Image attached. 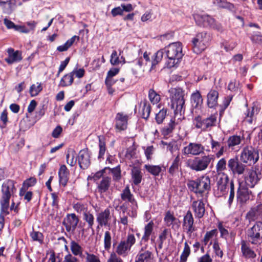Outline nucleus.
Instances as JSON below:
<instances>
[{"mask_svg": "<svg viewBox=\"0 0 262 262\" xmlns=\"http://www.w3.org/2000/svg\"><path fill=\"white\" fill-rule=\"evenodd\" d=\"M148 96L149 101L153 105L158 103L161 100L160 95L153 89L149 90Z\"/></svg>", "mask_w": 262, "mask_h": 262, "instance_id": "nucleus-42", "label": "nucleus"}, {"mask_svg": "<svg viewBox=\"0 0 262 262\" xmlns=\"http://www.w3.org/2000/svg\"><path fill=\"white\" fill-rule=\"evenodd\" d=\"M247 235L251 244L256 245L260 244L262 243V223L256 222L247 230Z\"/></svg>", "mask_w": 262, "mask_h": 262, "instance_id": "nucleus-10", "label": "nucleus"}, {"mask_svg": "<svg viewBox=\"0 0 262 262\" xmlns=\"http://www.w3.org/2000/svg\"><path fill=\"white\" fill-rule=\"evenodd\" d=\"M211 37L206 31H202L196 34L192 38V49L197 54L201 53L210 45Z\"/></svg>", "mask_w": 262, "mask_h": 262, "instance_id": "nucleus-4", "label": "nucleus"}, {"mask_svg": "<svg viewBox=\"0 0 262 262\" xmlns=\"http://www.w3.org/2000/svg\"><path fill=\"white\" fill-rule=\"evenodd\" d=\"M59 183L60 185L64 186L68 181L69 171L66 165H61L58 172Z\"/></svg>", "mask_w": 262, "mask_h": 262, "instance_id": "nucleus-33", "label": "nucleus"}, {"mask_svg": "<svg viewBox=\"0 0 262 262\" xmlns=\"http://www.w3.org/2000/svg\"><path fill=\"white\" fill-rule=\"evenodd\" d=\"M1 213L6 215L9 213L8 211L9 207V200H1Z\"/></svg>", "mask_w": 262, "mask_h": 262, "instance_id": "nucleus-53", "label": "nucleus"}, {"mask_svg": "<svg viewBox=\"0 0 262 262\" xmlns=\"http://www.w3.org/2000/svg\"><path fill=\"white\" fill-rule=\"evenodd\" d=\"M129 116L123 112L116 114L115 118V128L119 131L125 130L128 126Z\"/></svg>", "mask_w": 262, "mask_h": 262, "instance_id": "nucleus-15", "label": "nucleus"}, {"mask_svg": "<svg viewBox=\"0 0 262 262\" xmlns=\"http://www.w3.org/2000/svg\"><path fill=\"white\" fill-rule=\"evenodd\" d=\"M107 262H123V260L115 253H112Z\"/></svg>", "mask_w": 262, "mask_h": 262, "instance_id": "nucleus-64", "label": "nucleus"}, {"mask_svg": "<svg viewBox=\"0 0 262 262\" xmlns=\"http://www.w3.org/2000/svg\"><path fill=\"white\" fill-rule=\"evenodd\" d=\"M116 217L111 213L109 208H106L104 210L96 213V222L98 223L97 228L99 227H110L112 225L116 224Z\"/></svg>", "mask_w": 262, "mask_h": 262, "instance_id": "nucleus-7", "label": "nucleus"}, {"mask_svg": "<svg viewBox=\"0 0 262 262\" xmlns=\"http://www.w3.org/2000/svg\"><path fill=\"white\" fill-rule=\"evenodd\" d=\"M241 245L243 257L246 259H253L256 257V254L254 251L251 248L249 241L242 240Z\"/></svg>", "mask_w": 262, "mask_h": 262, "instance_id": "nucleus-19", "label": "nucleus"}, {"mask_svg": "<svg viewBox=\"0 0 262 262\" xmlns=\"http://www.w3.org/2000/svg\"><path fill=\"white\" fill-rule=\"evenodd\" d=\"M219 92L211 89L207 95V105L209 108L215 109L218 106Z\"/></svg>", "mask_w": 262, "mask_h": 262, "instance_id": "nucleus-22", "label": "nucleus"}, {"mask_svg": "<svg viewBox=\"0 0 262 262\" xmlns=\"http://www.w3.org/2000/svg\"><path fill=\"white\" fill-rule=\"evenodd\" d=\"M85 262H100L99 258L94 254L86 253Z\"/></svg>", "mask_w": 262, "mask_h": 262, "instance_id": "nucleus-59", "label": "nucleus"}, {"mask_svg": "<svg viewBox=\"0 0 262 262\" xmlns=\"http://www.w3.org/2000/svg\"><path fill=\"white\" fill-rule=\"evenodd\" d=\"M230 191L229 197L228 200V203L229 206L232 204L234 198V184L233 182H230Z\"/></svg>", "mask_w": 262, "mask_h": 262, "instance_id": "nucleus-63", "label": "nucleus"}, {"mask_svg": "<svg viewBox=\"0 0 262 262\" xmlns=\"http://www.w3.org/2000/svg\"><path fill=\"white\" fill-rule=\"evenodd\" d=\"M79 221L78 216L75 213H69L64 218L62 224L68 232L73 233Z\"/></svg>", "mask_w": 262, "mask_h": 262, "instance_id": "nucleus-14", "label": "nucleus"}, {"mask_svg": "<svg viewBox=\"0 0 262 262\" xmlns=\"http://www.w3.org/2000/svg\"><path fill=\"white\" fill-rule=\"evenodd\" d=\"M30 236L33 241L38 242L40 244L43 242V236L41 232L33 231L30 233Z\"/></svg>", "mask_w": 262, "mask_h": 262, "instance_id": "nucleus-54", "label": "nucleus"}, {"mask_svg": "<svg viewBox=\"0 0 262 262\" xmlns=\"http://www.w3.org/2000/svg\"><path fill=\"white\" fill-rule=\"evenodd\" d=\"M7 53L8 57L5 59V61L8 64H12L22 60L21 53L18 50L15 51L13 48H10L8 49Z\"/></svg>", "mask_w": 262, "mask_h": 262, "instance_id": "nucleus-26", "label": "nucleus"}, {"mask_svg": "<svg viewBox=\"0 0 262 262\" xmlns=\"http://www.w3.org/2000/svg\"><path fill=\"white\" fill-rule=\"evenodd\" d=\"M167 108H163L156 114L155 120L157 124H162L167 115Z\"/></svg>", "mask_w": 262, "mask_h": 262, "instance_id": "nucleus-43", "label": "nucleus"}, {"mask_svg": "<svg viewBox=\"0 0 262 262\" xmlns=\"http://www.w3.org/2000/svg\"><path fill=\"white\" fill-rule=\"evenodd\" d=\"M110 62L113 65L118 64L120 62L119 60V57L117 56V52L116 50H114L111 54Z\"/></svg>", "mask_w": 262, "mask_h": 262, "instance_id": "nucleus-62", "label": "nucleus"}, {"mask_svg": "<svg viewBox=\"0 0 262 262\" xmlns=\"http://www.w3.org/2000/svg\"><path fill=\"white\" fill-rule=\"evenodd\" d=\"M132 177L135 185H137L140 184L142 180L140 169L137 167H134L132 170Z\"/></svg>", "mask_w": 262, "mask_h": 262, "instance_id": "nucleus-40", "label": "nucleus"}, {"mask_svg": "<svg viewBox=\"0 0 262 262\" xmlns=\"http://www.w3.org/2000/svg\"><path fill=\"white\" fill-rule=\"evenodd\" d=\"M80 260L71 253H68L64 257L63 262H79Z\"/></svg>", "mask_w": 262, "mask_h": 262, "instance_id": "nucleus-61", "label": "nucleus"}, {"mask_svg": "<svg viewBox=\"0 0 262 262\" xmlns=\"http://www.w3.org/2000/svg\"><path fill=\"white\" fill-rule=\"evenodd\" d=\"M171 232L169 229H164L159 235V241L164 242L167 238L168 236L170 235Z\"/></svg>", "mask_w": 262, "mask_h": 262, "instance_id": "nucleus-58", "label": "nucleus"}, {"mask_svg": "<svg viewBox=\"0 0 262 262\" xmlns=\"http://www.w3.org/2000/svg\"><path fill=\"white\" fill-rule=\"evenodd\" d=\"M258 159L259 152L257 149L252 146H247L243 149L240 157L242 162L255 164Z\"/></svg>", "mask_w": 262, "mask_h": 262, "instance_id": "nucleus-11", "label": "nucleus"}, {"mask_svg": "<svg viewBox=\"0 0 262 262\" xmlns=\"http://www.w3.org/2000/svg\"><path fill=\"white\" fill-rule=\"evenodd\" d=\"M99 151L98 158L100 159L104 156L106 150L105 142L103 137H99Z\"/></svg>", "mask_w": 262, "mask_h": 262, "instance_id": "nucleus-50", "label": "nucleus"}, {"mask_svg": "<svg viewBox=\"0 0 262 262\" xmlns=\"http://www.w3.org/2000/svg\"><path fill=\"white\" fill-rule=\"evenodd\" d=\"M245 105L248 107L247 103H246ZM258 111V107H256L255 105L251 107L247 108L246 111L244 113V121L247 122L250 124H252L254 119L255 114H257Z\"/></svg>", "mask_w": 262, "mask_h": 262, "instance_id": "nucleus-29", "label": "nucleus"}, {"mask_svg": "<svg viewBox=\"0 0 262 262\" xmlns=\"http://www.w3.org/2000/svg\"><path fill=\"white\" fill-rule=\"evenodd\" d=\"M190 101L192 105L195 108L201 107L203 103V98L199 90H196L191 94Z\"/></svg>", "mask_w": 262, "mask_h": 262, "instance_id": "nucleus-31", "label": "nucleus"}, {"mask_svg": "<svg viewBox=\"0 0 262 262\" xmlns=\"http://www.w3.org/2000/svg\"><path fill=\"white\" fill-rule=\"evenodd\" d=\"M262 215V204L251 208L246 214V219L250 222L258 219Z\"/></svg>", "mask_w": 262, "mask_h": 262, "instance_id": "nucleus-25", "label": "nucleus"}, {"mask_svg": "<svg viewBox=\"0 0 262 262\" xmlns=\"http://www.w3.org/2000/svg\"><path fill=\"white\" fill-rule=\"evenodd\" d=\"M190 254V248L188 245L187 242L184 243V247L182 253L180 256V259L179 262H186L187 258Z\"/></svg>", "mask_w": 262, "mask_h": 262, "instance_id": "nucleus-44", "label": "nucleus"}, {"mask_svg": "<svg viewBox=\"0 0 262 262\" xmlns=\"http://www.w3.org/2000/svg\"><path fill=\"white\" fill-rule=\"evenodd\" d=\"M234 174H241L245 170L244 165H228Z\"/></svg>", "mask_w": 262, "mask_h": 262, "instance_id": "nucleus-52", "label": "nucleus"}, {"mask_svg": "<svg viewBox=\"0 0 262 262\" xmlns=\"http://www.w3.org/2000/svg\"><path fill=\"white\" fill-rule=\"evenodd\" d=\"M36 179L34 177H31L27 180H26L23 184L22 187L19 191V195L20 196H23V194H25V191H26L28 188L30 187H32L35 185L36 183Z\"/></svg>", "mask_w": 262, "mask_h": 262, "instance_id": "nucleus-37", "label": "nucleus"}, {"mask_svg": "<svg viewBox=\"0 0 262 262\" xmlns=\"http://www.w3.org/2000/svg\"><path fill=\"white\" fill-rule=\"evenodd\" d=\"M70 249L72 254L74 256H82L83 248L77 242L75 241H72L70 243Z\"/></svg>", "mask_w": 262, "mask_h": 262, "instance_id": "nucleus-38", "label": "nucleus"}, {"mask_svg": "<svg viewBox=\"0 0 262 262\" xmlns=\"http://www.w3.org/2000/svg\"><path fill=\"white\" fill-rule=\"evenodd\" d=\"M121 198L123 201H127L132 204L133 210H136L138 206L137 203L133 197V195L131 193L129 187L127 185L122 191L121 194Z\"/></svg>", "mask_w": 262, "mask_h": 262, "instance_id": "nucleus-27", "label": "nucleus"}, {"mask_svg": "<svg viewBox=\"0 0 262 262\" xmlns=\"http://www.w3.org/2000/svg\"><path fill=\"white\" fill-rule=\"evenodd\" d=\"M151 107L146 99L141 100L139 103V113L141 117L147 120L149 117Z\"/></svg>", "mask_w": 262, "mask_h": 262, "instance_id": "nucleus-23", "label": "nucleus"}, {"mask_svg": "<svg viewBox=\"0 0 262 262\" xmlns=\"http://www.w3.org/2000/svg\"><path fill=\"white\" fill-rule=\"evenodd\" d=\"M261 167L258 165L247 169L245 177V183L247 186L253 188L258 183L261 177Z\"/></svg>", "mask_w": 262, "mask_h": 262, "instance_id": "nucleus-9", "label": "nucleus"}, {"mask_svg": "<svg viewBox=\"0 0 262 262\" xmlns=\"http://www.w3.org/2000/svg\"><path fill=\"white\" fill-rule=\"evenodd\" d=\"M2 187V200H10L12 194L16 190L14 182L12 180H7L3 184Z\"/></svg>", "mask_w": 262, "mask_h": 262, "instance_id": "nucleus-18", "label": "nucleus"}, {"mask_svg": "<svg viewBox=\"0 0 262 262\" xmlns=\"http://www.w3.org/2000/svg\"><path fill=\"white\" fill-rule=\"evenodd\" d=\"M244 182L239 183L237 192V201L241 204L246 203L249 200H253L254 198L252 191L248 189Z\"/></svg>", "mask_w": 262, "mask_h": 262, "instance_id": "nucleus-12", "label": "nucleus"}, {"mask_svg": "<svg viewBox=\"0 0 262 262\" xmlns=\"http://www.w3.org/2000/svg\"><path fill=\"white\" fill-rule=\"evenodd\" d=\"M193 16L196 24L198 26L211 29L220 33H223L225 31L222 24L209 15L196 13L194 14Z\"/></svg>", "mask_w": 262, "mask_h": 262, "instance_id": "nucleus-3", "label": "nucleus"}, {"mask_svg": "<svg viewBox=\"0 0 262 262\" xmlns=\"http://www.w3.org/2000/svg\"><path fill=\"white\" fill-rule=\"evenodd\" d=\"M216 122V116L211 114L209 117L204 118L201 115H198L192 120L193 125L196 129H200L202 132H207L215 126Z\"/></svg>", "mask_w": 262, "mask_h": 262, "instance_id": "nucleus-6", "label": "nucleus"}, {"mask_svg": "<svg viewBox=\"0 0 262 262\" xmlns=\"http://www.w3.org/2000/svg\"><path fill=\"white\" fill-rule=\"evenodd\" d=\"M217 234V229H213L206 233L202 242L204 246L207 245L209 241L214 236H216Z\"/></svg>", "mask_w": 262, "mask_h": 262, "instance_id": "nucleus-48", "label": "nucleus"}, {"mask_svg": "<svg viewBox=\"0 0 262 262\" xmlns=\"http://www.w3.org/2000/svg\"><path fill=\"white\" fill-rule=\"evenodd\" d=\"M163 221L166 227H171L172 229L176 230L180 227V220L175 217L173 212L170 211L165 212Z\"/></svg>", "mask_w": 262, "mask_h": 262, "instance_id": "nucleus-17", "label": "nucleus"}, {"mask_svg": "<svg viewBox=\"0 0 262 262\" xmlns=\"http://www.w3.org/2000/svg\"><path fill=\"white\" fill-rule=\"evenodd\" d=\"M171 106L176 115L184 114L185 112V90L180 87L169 90Z\"/></svg>", "mask_w": 262, "mask_h": 262, "instance_id": "nucleus-2", "label": "nucleus"}, {"mask_svg": "<svg viewBox=\"0 0 262 262\" xmlns=\"http://www.w3.org/2000/svg\"><path fill=\"white\" fill-rule=\"evenodd\" d=\"M188 189L196 194H202L210 189V180L208 176H203L196 180L189 181Z\"/></svg>", "mask_w": 262, "mask_h": 262, "instance_id": "nucleus-5", "label": "nucleus"}, {"mask_svg": "<svg viewBox=\"0 0 262 262\" xmlns=\"http://www.w3.org/2000/svg\"><path fill=\"white\" fill-rule=\"evenodd\" d=\"M136 241V238L133 234H128L126 238L122 239L116 246L115 254L124 257H126L129 254L132 247L135 244Z\"/></svg>", "mask_w": 262, "mask_h": 262, "instance_id": "nucleus-8", "label": "nucleus"}, {"mask_svg": "<svg viewBox=\"0 0 262 262\" xmlns=\"http://www.w3.org/2000/svg\"><path fill=\"white\" fill-rule=\"evenodd\" d=\"M241 142V138L239 136L233 135L228 138L227 140L228 146L229 147L239 145Z\"/></svg>", "mask_w": 262, "mask_h": 262, "instance_id": "nucleus-46", "label": "nucleus"}, {"mask_svg": "<svg viewBox=\"0 0 262 262\" xmlns=\"http://www.w3.org/2000/svg\"><path fill=\"white\" fill-rule=\"evenodd\" d=\"M182 227L184 231L189 237H191L193 232L196 230L194 225L193 215L190 211H188L184 216Z\"/></svg>", "mask_w": 262, "mask_h": 262, "instance_id": "nucleus-13", "label": "nucleus"}, {"mask_svg": "<svg viewBox=\"0 0 262 262\" xmlns=\"http://www.w3.org/2000/svg\"><path fill=\"white\" fill-rule=\"evenodd\" d=\"M213 250L216 256L222 258L223 256V252L217 241H215L213 244Z\"/></svg>", "mask_w": 262, "mask_h": 262, "instance_id": "nucleus-56", "label": "nucleus"}, {"mask_svg": "<svg viewBox=\"0 0 262 262\" xmlns=\"http://www.w3.org/2000/svg\"><path fill=\"white\" fill-rule=\"evenodd\" d=\"M112 245V236L109 231H106L104 235V249L108 251L111 248Z\"/></svg>", "mask_w": 262, "mask_h": 262, "instance_id": "nucleus-45", "label": "nucleus"}, {"mask_svg": "<svg viewBox=\"0 0 262 262\" xmlns=\"http://www.w3.org/2000/svg\"><path fill=\"white\" fill-rule=\"evenodd\" d=\"M205 199L203 198H198L197 200L192 201L191 207L196 217L200 219L204 216L205 212Z\"/></svg>", "mask_w": 262, "mask_h": 262, "instance_id": "nucleus-16", "label": "nucleus"}, {"mask_svg": "<svg viewBox=\"0 0 262 262\" xmlns=\"http://www.w3.org/2000/svg\"><path fill=\"white\" fill-rule=\"evenodd\" d=\"M125 158L129 160L135 159L134 161H131L133 164H141L139 160L137 159V147L135 141L133 143L132 145L127 149Z\"/></svg>", "mask_w": 262, "mask_h": 262, "instance_id": "nucleus-30", "label": "nucleus"}, {"mask_svg": "<svg viewBox=\"0 0 262 262\" xmlns=\"http://www.w3.org/2000/svg\"><path fill=\"white\" fill-rule=\"evenodd\" d=\"M37 85L33 84L31 85L29 90V92L31 97H35L37 96L42 90V87L41 83H38Z\"/></svg>", "mask_w": 262, "mask_h": 262, "instance_id": "nucleus-49", "label": "nucleus"}, {"mask_svg": "<svg viewBox=\"0 0 262 262\" xmlns=\"http://www.w3.org/2000/svg\"><path fill=\"white\" fill-rule=\"evenodd\" d=\"M83 220L88 223L89 228L92 229L94 224V216L93 214L89 211L85 212L83 214Z\"/></svg>", "mask_w": 262, "mask_h": 262, "instance_id": "nucleus-47", "label": "nucleus"}, {"mask_svg": "<svg viewBox=\"0 0 262 262\" xmlns=\"http://www.w3.org/2000/svg\"><path fill=\"white\" fill-rule=\"evenodd\" d=\"M111 183V178L106 177H102L99 183H98L97 189L100 193L105 192L109 188Z\"/></svg>", "mask_w": 262, "mask_h": 262, "instance_id": "nucleus-34", "label": "nucleus"}, {"mask_svg": "<svg viewBox=\"0 0 262 262\" xmlns=\"http://www.w3.org/2000/svg\"><path fill=\"white\" fill-rule=\"evenodd\" d=\"M177 123L175 122V119H171L167 125L164 127L161 130L162 134L164 136H168L172 133L175 128Z\"/></svg>", "mask_w": 262, "mask_h": 262, "instance_id": "nucleus-39", "label": "nucleus"}, {"mask_svg": "<svg viewBox=\"0 0 262 262\" xmlns=\"http://www.w3.org/2000/svg\"><path fill=\"white\" fill-rule=\"evenodd\" d=\"M16 5V0H0V7L5 14L12 13Z\"/></svg>", "mask_w": 262, "mask_h": 262, "instance_id": "nucleus-28", "label": "nucleus"}, {"mask_svg": "<svg viewBox=\"0 0 262 262\" xmlns=\"http://www.w3.org/2000/svg\"><path fill=\"white\" fill-rule=\"evenodd\" d=\"M0 120L2 121V124H0V128H4L6 127L8 122V112L7 110H4L0 116Z\"/></svg>", "mask_w": 262, "mask_h": 262, "instance_id": "nucleus-55", "label": "nucleus"}, {"mask_svg": "<svg viewBox=\"0 0 262 262\" xmlns=\"http://www.w3.org/2000/svg\"><path fill=\"white\" fill-rule=\"evenodd\" d=\"M77 159L78 164H90L91 156L88 149H82L80 151L79 155L74 161V164H76Z\"/></svg>", "mask_w": 262, "mask_h": 262, "instance_id": "nucleus-32", "label": "nucleus"}, {"mask_svg": "<svg viewBox=\"0 0 262 262\" xmlns=\"http://www.w3.org/2000/svg\"><path fill=\"white\" fill-rule=\"evenodd\" d=\"M214 159V156L212 155L204 156L201 160H199L198 164H209L213 162Z\"/></svg>", "mask_w": 262, "mask_h": 262, "instance_id": "nucleus-60", "label": "nucleus"}, {"mask_svg": "<svg viewBox=\"0 0 262 262\" xmlns=\"http://www.w3.org/2000/svg\"><path fill=\"white\" fill-rule=\"evenodd\" d=\"M154 223L150 221L144 228V234L141 238V242H147L154 230Z\"/></svg>", "mask_w": 262, "mask_h": 262, "instance_id": "nucleus-35", "label": "nucleus"}, {"mask_svg": "<svg viewBox=\"0 0 262 262\" xmlns=\"http://www.w3.org/2000/svg\"><path fill=\"white\" fill-rule=\"evenodd\" d=\"M163 50L168 58L166 63L167 68L170 69L177 67L183 56L182 44L180 42H173Z\"/></svg>", "mask_w": 262, "mask_h": 262, "instance_id": "nucleus-1", "label": "nucleus"}, {"mask_svg": "<svg viewBox=\"0 0 262 262\" xmlns=\"http://www.w3.org/2000/svg\"><path fill=\"white\" fill-rule=\"evenodd\" d=\"M250 38L253 43L262 46V35L260 33L253 34Z\"/></svg>", "mask_w": 262, "mask_h": 262, "instance_id": "nucleus-57", "label": "nucleus"}, {"mask_svg": "<svg viewBox=\"0 0 262 262\" xmlns=\"http://www.w3.org/2000/svg\"><path fill=\"white\" fill-rule=\"evenodd\" d=\"M164 52L163 50L158 51L152 57L151 59V69H154L157 64H158L162 59Z\"/></svg>", "mask_w": 262, "mask_h": 262, "instance_id": "nucleus-41", "label": "nucleus"}, {"mask_svg": "<svg viewBox=\"0 0 262 262\" xmlns=\"http://www.w3.org/2000/svg\"><path fill=\"white\" fill-rule=\"evenodd\" d=\"M145 168L148 172L154 176H158L161 171V167L156 165H145Z\"/></svg>", "mask_w": 262, "mask_h": 262, "instance_id": "nucleus-51", "label": "nucleus"}, {"mask_svg": "<svg viewBox=\"0 0 262 262\" xmlns=\"http://www.w3.org/2000/svg\"><path fill=\"white\" fill-rule=\"evenodd\" d=\"M229 183V179L226 175L222 176L217 182V196H221L224 195L227 192V185Z\"/></svg>", "mask_w": 262, "mask_h": 262, "instance_id": "nucleus-24", "label": "nucleus"}, {"mask_svg": "<svg viewBox=\"0 0 262 262\" xmlns=\"http://www.w3.org/2000/svg\"><path fill=\"white\" fill-rule=\"evenodd\" d=\"M74 82V72L65 74L61 79L59 86L67 87L71 85Z\"/></svg>", "mask_w": 262, "mask_h": 262, "instance_id": "nucleus-36", "label": "nucleus"}, {"mask_svg": "<svg viewBox=\"0 0 262 262\" xmlns=\"http://www.w3.org/2000/svg\"><path fill=\"white\" fill-rule=\"evenodd\" d=\"M152 259V252L146 250V247H143L136 255L135 262H151Z\"/></svg>", "mask_w": 262, "mask_h": 262, "instance_id": "nucleus-21", "label": "nucleus"}, {"mask_svg": "<svg viewBox=\"0 0 262 262\" xmlns=\"http://www.w3.org/2000/svg\"><path fill=\"white\" fill-rule=\"evenodd\" d=\"M204 150V146L200 143H190L188 145L183 148L184 154L193 155H198L201 152H203Z\"/></svg>", "mask_w": 262, "mask_h": 262, "instance_id": "nucleus-20", "label": "nucleus"}]
</instances>
